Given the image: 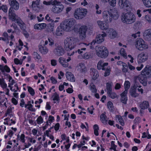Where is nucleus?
I'll use <instances>...</instances> for the list:
<instances>
[{
  "label": "nucleus",
  "instance_id": "obj_59",
  "mask_svg": "<svg viewBox=\"0 0 151 151\" xmlns=\"http://www.w3.org/2000/svg\"><path fill=\"white\" fill-rule=\"evenodd\" d=\"M121 87V85L118 83H117L115 85V86L114 87V88L116 90H118Z\"/></svg>",
  "mask_w": 151,
  "mask_h": 151
},
{
  "label": "nucleus",
  "instance_id": "obj_14",
  "mask_svg": "<svg viewBox=\"0 0 151 151\" xmlns=\"http://www.w3.org/2000/svg\"><path fill=\"white\" fill-rule=\"evenodd\" d=\"M40 0H36L32 2V9L36 12H38L40 9L42 8V6L39 5Z\"/></svg>",
  "mask_w": 151,
  "mask_h": 151
},
{
  "label": "nucleus",
  "instance_id": "obj_63",
  "mask_svg": "<svg viewBox=\"0 0 151 151\" xmlns=\"http://www.w3.org/2000/svg\"><path fill=\"white\" fill-rule=\"evenodd\" d=\"M86 50L85 47H83V48H81V49H78L77 52L79 54H81L83 52V50Z\"/></svg>",
  "mask_w": 151,
  "mask_h": 151
},
{
  "label": "nucleus",
  "instance_id": "obj_60",
  "mask_svg": "<svg viewBox=\"0 0 151 151\" xmlns=\"http://www.w3.org/2000/svg\"><path fill=\"white\" fill-rule=\"evenodd\" d=\"M14 62L16 64H22V62H20L19 60L17 58H15L14 59Z\"/></svg>",
  "mask_w": 151,
  "mask_h": 151
},
{
  "label": "nucleus",
  "instance_id": "obj_40",
  "mask_svg": "<svg viewBox=\"0 0 151 151\" xmlns=\"http://www.w3.org/2000/svg\"><path fill=\"white\" fill-rule=\"evenodd\" d=\"M124 86L125 89L124 91H126L127 93V90L130 87V82L128 81H125L124 83Z\"/></svg>",
  "mask_w": 151,
  "mask_h": 151
},
{
  "label": "nucleus",
  "instance_id": "obj_21",
  "mask_svg": "<svg viewBox=\"0 0 151 151\" xmlns=\"http://www.w3.org/2000/svg\"><path fill=\"white\" fill-rule=\"evenodd\" d=\"M143 36L146 40H151V29H149L145 30L143 32Z\"/></svg>",
  "mask_w": 151,
  "mask_h": 151
},
{
  "label": "nucleus",
  "instance_id": "obj_5",
  "mask_svg": "<svg viewBox=\"0 0 151 151\" xmlns=\"http://www.w3.org/2000/svg\"><path fill=\"white\" fill-rule=\"evenodd\" d=\"M88 10L86 9L79 8L76 9L74 13V17L77 19H82L87 15Z\"/></svg>",
  "mask_w": 151,
  "mask_h": 151
},
{
  "label": "nucleus",
  "instance_id": "obj_36",
  "mask_svg": "<svg viewBox=\"0 0 151 151\" xmlns=\"http://www.w3.org/2000/svg\"><path fill=\"white\" fill-rule=\"evenodd\" d=\"M108 96L111 99H114L116 98H118V96L116 93L114 92H112V91L109 93H107Z\"/></svg>",
  "mask_w": 151,
  "mask_h": 151
},
{
  "label": "nucleus",
  "instance_id": "obj_34",
  "mask_svg": "<svg viewBox=\"0 0 151 151\" xmlns=\"http://www.w3.org/2000/svg\"><path fill=\"white\" fill-rule=\"evenodd\" d=\"M52 98H53V100L54 101V103H55V101H57L58 102V101L60 100V98L58 94L56 92L54 93L52 96Z\"/></svg>",
  "mask_w": 151,
  "mask_h": 151
},
{
  "label": "nucleus",
  "instance_id": "obj_53",
  "mask_svg": "<svg viewBox=\"0 0 151 151\" xmlns=\"http://www.w3.org/2000/svg\"><path fill=\"white\" fill-rule=\"evenodd\" d=\"M110 70L109 68H107L106 69V71L105 72L104 76H106L109 75L110 73Z\"/></svg>",
  "mask_w": 151,
  "mask_h": 151
},
{
  "label": "nucleus",
  "instance_id": "obj_38",
  "mask_svg": "<svg viewBox=\"0 0 151 151\" xmlns=\"http://www.w3.org/2000/svg\"><path fill=\"white\" fill-rule=\"evenodd\" d=\"M89 87L90 89L93 93H96L97 90L96 88V86L93 83H91Z\"/></svg>",
  "mask_w": 151,
  "mask_h": 151
},
{
  "label": "nucleus",
  "instance_id": "obj_47",
  "mask_svg": "<svg viewBox=\"0 0 151 151\" xmlns=\"http://www.w3.org/2000/svg\"><path fill=\"white\" fill-rule=\"evenodd\" d=\"M18 138L19 139L21 140V141L23 143H24L25 142V135L24 134H22L20 137H19V135H17Z\"/></svg>",
  "mask_w": 151,
  "mask_h": 151
},
{
  "label": "nucleus",
  "instance_id": "obj_52",
  "mask_svg": "<svg viewBox=\"0 0 151 151\" xmlns=\"http://www.w3.org/2000/svg\"><path fill=\"white\" fill-rule=\"evenodd\" d=\"M145 19L150 23H151V15H146L145 17Z\"/></svg>",
  "mask_w": 151,
  "mask_h": 151
},
{
  "label": "nucleus",
  "instance_id": "obj_44",
  "mask_svg": "<svg viewBox=\"0 0 151 151\" xmlns=\"http://www.w3.org/2000/svg\"><path fill=\"white\" fill-rule=\"evenodd\" d=\"M108 2L111 6L114 7L116 4V0H109Z\"/></svg>",
  "mask_w": 151,
  "mask_h": 151
},
{
  "label": "nucleus",
  "instance_id": "obj_46",
  "mask_svg": "<svg viewBox=\"0 0 151 151\" xmlns=\"http://www.w3.org/2000/svg\"><path fill=\"white\" fill-rule=\"evenodd\" d=\"M107 105L108 108L110 110H112L114 107L113 104L112 102L111 101H109L108 102Z\"/></svg>",
  "mask_w": 151,
  "mask_h": 151
},
{
  "label": "nucleus",
  "instance_id": "obj_2",
  "mask_svg": "<svg viewBox=\"0 0 151 151\" xmlns=\"http://www.w3.org/2000/svg\"><path fill=\"white\" fill-rule=\"evenodd\" d=\"M78 42V39L74 36L68 37L64 40V48L70 51L73 49Z\"/></svg>",
  "mask_w": 151,
  "mask_h": 151
},
{
  "label": "nucleus",
  "instance_id": "obj_20",
  "mask_svg": "<svg viewBox=\"0 0 151 151\" xmlns=\"http://www.w3.org/2000/svg\"><path fill=\"white\" fill-rule=\"evenodd\" d=\"M100 28L102 30H106L109 28V25L103 21L99 20L97 22Z\"/></svg>",
  "mask_w": 151,
  "mask_h": 151
},
{
  "label": "nucleus",
  "instance_id": "obj_57",
  "mask_svg": "<svg viewBox=\"0 0 151 151\" xmlns=\"http://www.w3.org/2000/svg\"><path fill=\"white\" fill-rule=\"evenodd\" d=\"M140 32H138L137 33L133 34L132 35V37H133L134 39L136 38L137 37H139L140 36Z\"/></svg>",
  "mask_w": 151,
  "mask_h": 151
},
{
  "label": "nucleus",
  "instance_id": "obj_3",
  "mask_svg": "<svg viewBox=\"0 0 151 151\" xmlns=\"http://www.w3.org/2000/svg\"><path fill=\"white\" fill-rule=\"evenodd\" d=\"M76 24V22L75 19H69L63 22L61 25V27L66 31H70L74 29Z\"/></svg>",
  "mask_w": 151,
  "mask_h": 151
},
{
  "label": "nucleus",
  "instance_id": "obj_49",
  "mask_svg": "<svg viewBox=\"0 0 151 151\" xmlns=\"http://www.w3.org/2000/svg\"><path fill=\"white\" fill-rule=\"evenodd\" d=\"M28 90L30 94L33 96L35 94V91L34 89L31 87H29L28 88Z\"/></svg>",
  "mask_w": 151,
  "mask_h": 151
},
{
  "label": "nucleus",
  "instance_id": "obj_29",
  "mask_svg": "<svg viewBox=\"0 0 151 151\" xmlns=\"http://www.w3.org/2000/svg\"><path fill=\"white\" fill-rule=\"evenodd\" d=\"M130 95L132 97L136 98L139 96V94L136 92L135 88H131L129 90Z\"/></svg>",
  "mask_w": 151,
  "mask_h": 151
},
{
  "label": "nucleus",
  "instance_id": "obj_23",
  "mask_svg": "<svg viewBox=\"0 0 151 151\" xmlns=\"http://www.w3.org/2000/svg\"><path fill=\"white\" fill-rule=\"evenodd\" d=\"M127 92L125 91H124L120 95L121 97L120 101L122 103L124 104H127Z\"/></svg>",
  "mask_w": 151,
  "mask_h": 151
},
{
  "label": "nucleus",
  "instance_id": "obj_19",
  "mask_svg": "<svg viewBox=\"0 0 151 151\" xmlns=\"http://www.w3.org/2000/svg\"><path fill=\"white\" fill-rule=\"evenodd\" d=\"M108 65V63H104V62L100 60L99 61L97 65V68L99 70H105V67L107 66Z\"/></svg>",
  "mask_w": 151,
  "mask_h": 151
},
{
  "label": "nucleus",
  "instance_id": "obj_28",
  "mask_svg": "<svg viewBox=\"0 0 151 151\" xmlns=\"http://www.w3.org/2000/svg\"><path fill=\"white\" fill-rule=\"evenodd\" d=\"M39 50L40 53L43 55L46 54L48 52V49L44 46V45L39 46Z\"/></svg>",
  "mask_w": 151,
  "mask_h": 151
},
{
  "label": "nucleus",
  "instance_id": "obj_27",
  "mask_svg": "<svg viewBox=\"0 0 151 151\" xmlns=\"http://www.w3.org/2000/svg\"><path fill=\"white\" fill-rule=\"evenodd\" d=\"M58 61L64 67H67L68 66V63L66 62L65 58L60 57L58 59Z\"/></svg>",
  "mask_w": 151,
  "mask_h": 151
},
{
  "label": "nucleus",
  "instance_id": "obj_31",
  "mask_svg": "<svg viewBox=\"0 0 151 151\" xmlns=\"http://www.w3.org/2000/svg\"><path fill=\"white\" fill-rule=\"evenodd\" d=\"M149 103L147 101H144L142 102L139 105V107L141 109H145L149 107Z\"/></svg>",
  "mask_w": 151,
  "mask_h": 151
},
{
  "label": "nucleus",
  "instance_id": "obj_25",
  "mask_svg": "<svg viewBox=\"0 0 151 151\" xmlns=\"http://www.w3.org/2000/svg\"><path fill=\"white\" fill-rule=\"evenodd\" d=\"M68 80L71 82L75 81V79L74 75L70 72H67L65 74Z\"/></svg>",
  "mask_w": 151,
  "mask_h": 151
},
{
  "label": "nucleus",
  "instance_id": "obj_58",
  "mask_svg": "<svg viewBox=\"0 0 151 151\" xmlns=\"http://www.w3.org/2000/svg\"><path fill=\"white\" fill-rule=\"evenodd\" d=\"M34 55L35 56V58L39 60L40 59H41L40 56L38 55L37 52H34Z\"/></svg>",
  "mask_w": 151,
  "mask_h": 151
},
{
  "label": "nucleus",
  "instance_id": "obj_4",
  "mask_svg": "<svg viewBox=\"0 0 151 151\" xmlns=\"http://www.w3.org/2000/svg\"><path fill=\"white\" fill-rule=\"evenodd\" d=\"M121 20L124 23L129 24L135 22L136 17L132 13L130 12L123 13L121 15Z\"/></svg>",
  "mask_w": 151,
  "mask_h": 151
},
{
  "label": "nucleus",
  "instance_id": "obj_13",
  "mask_svg": "<svg viewBox=\"0 0 151 151\" xmlns=\"http://www.w3.org/2000/svg\"><path fill=\"white\" fill-rule=\"evenodd\" d=\"M53 52L56 55L60 56L64 54L65 51L61 46L58 45L54 49Z\"/></svg>",
  "mask_w": 151,
  "mask_h": 151
},
{
  "label": "nucleus",
  "instance_id": "obj_64",
  "mask_svg": "<svg viewBox=\"0 0 151 151\" xmlns=\"http://www.w3.org/2000/svg\"><path fill=\"white\" fill-rule=\"evenodd\" d=\"M4 69L8 73H9L10 71V69L6 65H5L4 67Z\"/></svg>",
  "mask_w": 151,
  "mask_h": 151
},
{
  "label": "nucleus",
  "instance_id": "obj_61",
  "mask_svg": "<svg viewBox=\"0 0 151 151\" xmlns=\"http://www.w3.org/2000/svg\"><path fill=\"white\" fill-rule=\"evenodd\" d=\"M50 80L52 82L53 84H55L57 82V81L55 78L53 77L50 78Z\"/></svg>",
  "mask_w": 151,
  "mask_h": 151
},
{
  "label": "nucleus",
  "instance_id": "obj_39",
  "mask_svg": "<svg viewBox=\"0 0 151 151\" xmlns=\"http://www.w3.org/2000/svg\"><path fill=\"white\" fill-rule=\"evenodd\" d=\"M116 117L118 119V121L119 122L121 125L123 126L124 124V123L122 117L119 115H117L116 116Z\"/></svg>",
  "mask_w": 151,
  "mask_h": 151
},
{
  "label": "nucleus",
  "instance_id": "obj_8",
  "mask_svg": "<svg viewBox=\"0 0 151 151\" xmlns=\"http://www.w3.org/2000/svg\"><path fill=\"white\" fill-rule=\"evenodd\" d=\"M96 54L98 57L105 58L108 56L109 52L106 47L101 46L97 48Z\"/></svg>",
  "mask_w": 151,
  "mask_h": 151
},
{
  "label": "nucleus",
  "instance_id": "obj_1",
  "mask_svg": "<svg viewBox=\"0 0 151 151\" xmlns=\"http://www.w3.org/2000/svg\"><path fill=\"white\" fill-rule=\"evenodd\" d=\"M102 14L104 20L107 23L111 22L113 19H116L119 17L118 11L115 8L111 9L110 11H104Z\"/></svg>",
  "mask_w": 151,
  "mask_h": 151
},
{
  "label": "nucleus",
  "instance_id": "obj_50",
  "mask_svg": "<svg viewBox=\"0 0 151 151\" xmlns=\"http://www.w3.org/2000/svg\"><path fill=\"white\" fill-rule=\"evenodd\" d=\"M37 123L38 124L42 123L43 122V119L41 116H39L37 119Z\"/></svg>",
  "mask_w": 151,
  "mask_h": 151
},
{
  "label": "nucleus",
  "instance_id": "obj_9",
  "mask_svg": "<svg viewBox=\"0 0 151 151\" xmlns=\"http://www.w3.org/2000/svg\"><path fill=\"white\" fill-rule=\"evenodd\" d=\"M136 48L139 50H142L148 48V46L144 40L141 39H138L135 43Z\"/></svg>",
  "mask_w": 151,
  "mask_h": 151
},
{
  "label": "nucleus",
  "instance_id": "obj_7",
  "mask_svg": "<svg viewBox=\"0 0 151 151\" xmlns=\"http://www.w3.org/2000/svg\"><path fill=\"white\" fill-rule=\"evenodd\" d=\"M53 6L52 8L51 11L54 13L58 14L63 11L64 6L60 2L54 0L52 3Z\"/></svg>",
  "mask_w": 151,
  "mask_h": 151
},
{
  "label": "nucleus",
  "instance_id": "obj_35",
  "mask_svg": "<svg viewBox=\"0 0 151 151\" xmlns=\"http://www.w3.org/2000/svg\"><path fill=\"white\" fill-rule=\"evenodd\" d=\"M144 5L147 7H151V0H142Z\"/></svg>",
  "mask_w": 151,
  "mask_h": 151
},
{
  "label": "nucleus",
  "instance_id": "obj_22",
  "mask_svg": "<svg viewBox=\"0 0 151 151\" xmlns=\"http://www.w3.org/2000/svg\"><path fill=\"white\" fill-rule=\"evenodd\" d=\"M107 32L108 36L111 39H114L117 36V33L115 31L111 28L109 29L107 31Z\"/></svg>",
  "mask_w": 151,
  "mask_h": 151
},
{
  "label": "nucleus",
  "instance_id": "obj_24",
  "mask_svg": "<svg viewBox=\"0 0 151 151\" xmlns=\"http://www.w3.org/2000/svg\"><path fill=\"white\" fill-rule=\"evenodd\" d=\"M78 68V70L81 73H85L87 69L85 65L83 63H80L77 66Z\"/></svg>",
  "mask_w": 151,
  "mask_h": 151
},
{
  "label": "nucleus",
  "instance_id": "obj_10",
  "mask_svg": "<svg viewBox=\"0 0 151 151\" xmlns=\"http://www.w3.org/2000/svg\"><path fill=\"white\" fill-rule=\"evenodd\" d=\"M10 14V15L12 16V17L9 18L11 19L12 21H15L16 22H17L21 29L23 30H24L26 28V27L25 24L23 22L16 14H13L12 15H11V14Z\"/></svg>",
  "mask_w": 151,
  "mask_h": 151
},
{
  "label": "nucleus",
  "instance_id": "obj_42",
  "mask_svg": "<svg viewBox=\"0 0 151 151\" xmlns=\"http://www.w3.org/2000/svg\"><path fill=\"white\" fill-rule=\"evenodd\" d=\"M93 129H94V133L96 136L99 135V132L98 130L99 129L98 126L97 124H95L93 126Z\"/></svg>",
  "mask_w": 151,
  "mask_h": 151
},
{
  "label": "nucleus",
  "instance_id": "obj_48",
  "mask_svg": "<svg viewBox=\"0 0 151 151\" xmlns=\"http://www.w3.org/2000/svg\"><path fill=\"white\" fill-rule=\"evenodd\" d=\"M121 55L124 57H126L127 54L124 48H122L120 50Z\"/></svg>",
  "mask_w": 151,
  "mask_h": 151
},
{
  "label": "nucleus",
  "instance_id": "obj_17",
  "mask_svg": "<svg viewBox=\"0 0 151 151\" xmlns=\"http://www.w3.org/2000/svg\"><path fill=\"white\" fill-rule=\"evenodd\" d=\"M148 78L147 77L144 75H143L141 73V74L138 77V78L140 83H142L143 86H145L147 85V78Z\"/></svg>",
  "mask_w": 151,
  "mask_h": 151
},
{
  "label": "nucleus",
  "instance_id": "obj_51",
  "mask_svg": "<svg viewBox=\"0 0 151 151\" xmlns=\"http://www.w3.org/2000/svg\"><path fill=\"white\" fill-rule=\"evenodd\" d=\"M48 41L49 43V45L50 46H52L54 44V40L51 38H48Z\"/></svg>",
  "mask_w": 151,
  "mask_h": 151
},
{
  "label": "nucleus",
  "instance_id": "obj_26",
  "mask_svg": "<svg viewBox=\"0 0 151 151\" xmlns=\"http://www.w3.org/2000/svg\"><path fill=\"white\" fill-rule=\"evenodd\" d=\"M46 26V24L44 23L36 24L34 26V28L37 30H42L45 28Z\"/></svg>",
  "mask_w": 151,
  "mask_h": 151
},
{
  "label": "nucleus",
  "instance_id": "obj_12",
  "mask_svg": "<svg viewBox=\"0 0 151 151\" xmlns=\"http://www.w3.org/2000/svg\"><path fill=\"white\" fill-rule=\"evenodd\" d=\"M87 30V27L85 25L82 26L79 28L78 31L79 36L82 40H84L85 39Z\"/></svg>",
  "mask_w": 151,
  "mask_h": 151
},
{
  "label": "nucleus",
  "instance_id": "obj_54",
  "mask_svg": "<svg viewBox=\"0 0 151 151\" xmlns=\"http://www.w3.org/2000/svg\"><path fill=\"white\" fill-rule=\"evenodd\" d=\"M1 9L5 12H7V8L6 5H3L1 6H0V10Z\"/></svg>",
  "mask_w": 151,
  "mask_h": 151
},
{
  "label": "nucleus",
  "instance_id": "obj_56",
  "mask_svg": "<svg viewBox=\"0 0 151 151\" xmlns=\"http://www.w3.org/2000/svg\"><path fill=\"white\" fill-rule=\"evenodd\" d=\"M28 17L30 18V19L32 20L36 18V16L33 15L32 13H29L28 14Z\"/></svg>",
  "mask_w": 151,
  "mask_h": 151
},
{
  "label": "nucleus",
  "instance_id": "obj_15",
  "mask_svg": "<svg viewBox=\"0 0 151 151\" xmlns=\"http://www.w3.org/2000/svg\"><path fill=\"white\" fill-rule=\"evenodd\" d=\"M119 4L122 9H126L127 10V8L129 7V4L127 0H119Z\"/></svg>",
  "mask_w": 151,
  "mask_h": 151
},
{
  "label": "nucleus",
  "instance_id": "obj_45",
  "mask_svg": "<svg viewBox=\"0 0 151 151\" xmlns=\"http://www.w3.org/2000/svg\"><path fill=\"white\" fill-rule=\"evenodd\" d=\"M63 32L61 28H58L56 30V34L58 36H60L63 34Z\"/></svg>",
  "mask_w": 151,
  "mask_h": 151
},
{
  "label": "nucleus",
  "instance_id": "obj_18",
  "mask_svg": "<svg viewBox=\"0 0 151 151\" xmlns=\"http://www.w3.org/2000/svg\"><path fill=\"white\" fill-rule=\"evenodd\" d=\"M147 55L144 52L141 53L139 54L137 57L138 62L139 63L144 62L147 59Z\"/></svg>",
  "mask_w": 151,
  "mask_h": 151
},
{
  "label": "nucleus",
  "instance_id": "obj_11",
  "mask_svg": "<svg viewBox=\"0 0 151 151\" xmlns=\"http://www.w3.org/2000/svg\"><path fill=\"white\" fill-rule=\"evenodd\" d=\"M106 34L105 33H103L102 34H99L96 36L95 40H93L91 42L92 45H94L96 43L97 44L101 43L104 40V37H106Z\"/></svg>",
  "mask_w": 151,
  "mask_h": 151
},
{
  "label": "nucleus",
  "instance_id": "obj_62",
  "mask_svg": "<svg viewBox=\"0 0 151 151\" xmlns=\"http://www.w3.org/2000/svg\"><path fill=\"white\" fill-rule=\"evenodd\" d=\"M51 64L52 66H55L57 64L56 61L55 60H52L51 61Z\"/></svg>",
  "mask_w": 151,
  "mask_h": 151
},
{
  "label": "nucleus",
  "instance_id": "obj_41",
  "mask_svg": "<svg viewBox=\"0 0 151 151\" xmlns=\"http://www.w3.org/2000/svg\"><path fill=\"white\" fill-rule=\"evenodd\" d=\"M83 58L85 59H88L92 57L91 53L90 52H86L82 56Z\"/></svg>",
  "mask_w": 151,
  "mask_h": 151
},
{
  "label": "nucleus",
  "instance_id": "obj_32",
  "mask_svg": "<svg viewBox=\"0 0 151 151\" xmlns=\"http://www.w3.org/2000/svg\"><path fill=\"white\" fill-rule=\"evenodd\" d=\"M106 112H104L103 114H101L100 116V118L101 120V121L102 122L105 124H107L108 119L105 115Z\"/></svg>",
  "mask_w": 151,
  "mask_h": 151
},
{
  "label": "nucleus",
  "instance_id": "obj_43",
  "mask_svg": "<svg viewBox=\"0 0 151 151\" xmlns=\"http://www.w3.org/2000/svg\"><path fill=\"white\" fill-rule=\"evenodd\" d=\"M0 85L3 88H6L7 87L6 84L5 83L3 79H0Z\"/></svg>",
  "mask_w": 151,
  "mask_h": 151
},
{
  "label": "nucleus",
  "instance_id": "obj_16",
  "mask_svg": "<svg viewBox=\"0 0 151 151\" xmlns=\"http://www.w3.org/2000/svg\"><path fill=\"white\" fill-rule=\"evenodd\" d=\"M142 73L147 77L149 78L151 77V66L146 65L144 69L142 70Z\"/></svg>",
  "mask_w": 151,
  "mask_h": 151
},
{
  "label": "nucleus",
  "instance_id": "obj_55",
  "mask_svg": "<svg viewBox=\"0 0 151 151\" xmlns=\"http://www.w3.org/2000/svg\"><path fill=\"white\" fill-rule=\"evenodd\" d=\"M54 2V1H43V4L46 5H49L50 4H52V3Z\"/></svg>",
  "mask_w": 151,
  "mask_h": 151
},
{
  "label": "nucleus",
  "instance_id": "obj_33",
  "mask_svg": "<svg viewBox=\"0 0 151 151\" xmlns=\"http://www.w3.org/2000/svg\"><path fill=\"white\" fill-rule=\"evenodd\" d=\"M54 24L53 23H50L47 26V30L49 32H51L53 31Z\"/></svg>",
  "mask_w": 151,
  "mask_h": 151
},
{
  "label": "nucleus",
  "instance_id": "obj_37",
  "mask_svg": "<svg viewBox=\"0 0 151 151\" xmlns=\"http://www.w3.org/2000/svg\"><path fill=\"white\" fill-rule=\"evenodd\" d=\"M112 82L107 83H106V89L107 91V93H109L112 91L111 84Z\"/></svg>",
  "mask_w": 151,
  "mask_h": 151
},
{
  "label": "nucleus",
  "instance_id": "obj_6",
  "mask_svg": "<svg viewBox=\"0 0 151 151\" xmlns=\"http://www.w3.org/2000/svg\"><path fill=\"white\" fill-rule=\"evenodd\" d=\"M9 4L11 7L9 10V18L12 17L10 16V14L12 15V14H15L14 11L13 9L15 10H17L19 9V3L16 0H9Z\"/></svg>",
  "mask_w": 151,
  "mask_h": 151
},
{
  "label": "nucleus",
  "instance_id": "obj_30",
  "mask_svg": "<svg viewBox=\"0 0 151 151\" xmlns=\"http://www.w3.org/2000/svg\"><path fill=\"white\" fill-rule=\"evenodd\" d=\"M90 70L91 71V74L93 75V79L94 80L96 79L99 76L98 71L96 69L93 68H91Z\"/></svg>",
  "mask_w": 151,
  "mask_h": 151
}]
</instances>
